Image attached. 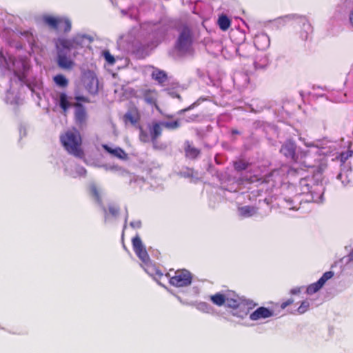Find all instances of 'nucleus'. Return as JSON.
<instances>
[{
    "instance_id": "f257e3e1",
    "label": "nucleus",
    "mask_w": 353,
    "mask_h": 353,
    "mask_svg": "<svg viewBox=\"0 0 353 353\" xmlns=\"http://www.w3.org/2000/svg\"><path fill=\"white\" fill-rule=\"evenodd\" d=\"M57 57V63L58 66L63 70H71L74 62L71 57V52L81 47L77 38L58 39L55 42Z\"/></svg>"
},
{
    "instance_id": "f03ea898",
    "label": "nucleus",
    "mask_w": 353,
    "mask_h": 353,
    "mask_svg": "<svg viewBox=\"0 0 353 353\" xmlns=\"http://www.w3.org/2000/svg\"><path fill=\"white\" fill-rule=\"evenodd\" d=\"M296 149L295 141L288 139L281 145L279 152L292 162L299 163L306 168H313L314 165L307 162V159L310 156V151L302 149L297 150Z\"/></svg>"
},
{
    "instance_id": "7ed1b4c3",
    "label": "nucleus",
    "mask_w": 353,
    "mask_h": 353,
    "mask_svg": "<svg viewBox=\"0 0 353 353\" xmlns=\"http://www.w3.org/2000/svg\"><path fill=\"white\" fill-rule=\"evenodd\" d=\"M60 141L70 154L78 159L85 157V153L82 148V139L80 132L76 128L70 129L61 134Z\"/></svg>"
},
{
    "instance_id": "20e7f679",
    "label": "nucleus",
    "mask_w": 353,
    "mask_h": 353,
    "mask_svg": "<svg viewBox=\"0 0 353 353\" xmlns=\"http://www.w3.org/2000/svg\"><path fill=\"white\" fill-rule=\"evenodd\" d=\"M132 247L134 252L139 259L144 264V269L148 274L151 276H157L161 279L163 276V273L155 267L151 265L150 256L143 246L142 241L139 236H134L132 240Z\"/></svg>"
},
{
    "instance_id": "39448f33",
    "label": "nucleus",
    "mask_w": 353,
    "mask_h": 353,
    "mask_svg": "<svg viewBox=\"0 0 353 353\" xmlns=\"http://www.w3.org/2000/svg\"><path fill=\"white\" fill-rule=\"evenodd\" d=\"M0 68L2 70L12 71L19 80H22V73L27 70V65L21 59H17L12 56L6 58L0 50Z\"/></svg>"
},
{
    "instance_id": "423d86ee",
    "label": "nucleus",
    "mask_w": 353,
    "mask_h": 353,
    "mask_svg": "<svg viewBox=\"0 0 353 353\" xmlns=\"http://www.w3.org/2000/svg\"><path fill=\"white\" fill-rule=\"evenodd\" d=\"M226 307L232 308V315L239 318H244L248 313V309L243 300L233 291H226L225 303Z\"/></svg>"
},
{
    "instance_id": "0eeeda50",
    "label": "nucleus",
    "mask_w": 353,
    "mask_h": 353,
    "mask_svg": "<svg viewBox=\"0 0 353 353\" xmlns=\"http://www.w3.org/2000/svg\"><path fill=\"white\" fill-rule=\"evenodd\" d=\"M169 279V283L171 285L176 288L186 287L192 283V275L187 270H178L174 272V275L171 274V270L165 274Z\"/></svg>"
},
{
    "instance_id": "6e6552de",
    "label": "nucleus",
    "mask_w": 353,
    "mask_h": 353,
    "mask_svg": "<svg viewBox=\"0 0 353 353\" xmlns=\"http://www.w3.org/2000/svg\"><path fill=\"white\" fill-rule=\"evenodd\" d=\"M193 43V34L191 29L185 26L182 28L175 43V48L180 52H188Z\"/></svg>"
},
{
    "instance_id": "1a4fd4ad",
    "label": "nucleus",
    "mask_w": 353,
    "mask_h": 353,
    "mask_svg": "<svg viewBox=\"0 0 353 353\" xmlns=\"http://www.w3.org/2000/svg\"><path fill=\"white\" fill-rule=\"evenodd\" d=\"M139 99L148 106L154 108L158 112L161 113V109L159 105V92L154 88H143L139 90Z\"/></svg>"
},
{
    "instance_id": "9d476101",
    "label": "nucleus",
    "mask_w": 353,
    "mask_h": 353,
    "mask_svg": "<svg viewBox=\"0 0 353 353\" xmlns=\"http://www.w3.org/2000/svg\"><path fill=\"white\" fill-rule=\"evenodd\" d=\"M43 19L44 23L53 30H59L64 32H68L71 30V22L67 18L46 15L43 17Z\"/></svg>"
},
{
    "instance_id": "9b49d317",
    "label": "nucleus",
    "mask_w": 353,
    "mask_h": 353,
    "mask_svg": "<svg viewBox=\"0 0 353 353\" xmlns=\"http://www.w3.org/2000/svg\"><path fill=\"white\" fill-rule=\"evenodd\" d=\"M334 272L332 271H327L325 272L323 276L315 283L308 285L306 289L307 294H313L318 292L326 283L327 281L332 278Z\"/></svg>"
},
{
    "instance_id": "f8f14e48",
    "label": "nucleus",
    "mask_w": 353,
    "mask_h": 353,
    "mask_svg": "<svg viewBox=\"0 0 353 353\" xmlns=\"http://www.w3.org/2000/svg\"><path fill=\"white\" fill-rule=\"evenodd\" d=\"M141 120V114L137 108L129 109L123 115V121L125 125L130 124L136 126Z\"/></svg>"
},
{
    "instance_id": "ddd939ff",
    "label": "nucleus",
    "mask_w": 353,
    "mask_h": 353,
    "mask_svg": "<svg viewBox=\"0 0 353 353\" xmlns=\"http://www.w3.org/2000/svg\"><path fill=\"white\" fill-rule=\"evenodd\" d=\"M75 108L74 119L78 125H82L85 123L87 119V112L85 107L80 103H74Z\"/></svg>"
},
{
    "instance_id": "4468645a",
    "label": "nucleus",
    "mask_w": 353,
    "mask_h": 353,
    "mask_svg": "<svg viewBox=\"0 0 353 353\" xmlns=\"http://www.w3.org/2000/svg\"><path fill=\"white\" fill-rule=\"evenodd\" d=\"M272 316H273V312L272 310L265 307H259L250 315V319L252 321H257Z\"/></svg>"
},
{
    "instance_id": "2eb2a0df",
    "label": "nucleus",
    "mask_w": 353,
    "mask_h": 353,
    "mask_svg": "<svg viewBox=\"0 0 353 353\" xmlns=\"http://www.w3.org/2000/svg\"><path fill=\"white\" fill-rule=\"evenodd\" d=\"M102 148L108 153H109L110 154L114 157L118 158L119 159L125 161L128 159V154L125 152L124 150L119 147L112 148L106 144H103L102 145Z\"/></svg>"
},
{
    "instance_id": "dca6fc26",
    "label": "nucleus",
    "mask_w": 353,
    "mask_h": 353,
    "mask_svg": "<svg viewBox=\"0 0 353 353\" xmlns=\"http://www.w3.org/2000/svg\"><path fill=\"white\" fill-rule=\"evenodd\" d=\"M163 125L162 122L153 121L149 126V131L150 132L151 141L154 143L157 139L161 136Z\"/></svg>"
},
{
    "instance_id": "f3484780",
    "label": "nucleus",
    "mask_w": 353,
    "mask_h": 353,
    "mask_svg": "<svg viewBox=\"0 0 353 353\" xmlns=\"http://www.w3.org/2000/svg\"><path fill=\"white\" fill-rule=\"evenodd\" d=\"M184 151L185 157L192 159H196L201 154V150L193 146L189 141L185 142Z\"/></svg>"
},
{
    "instance_id": "a211bd4d",
    "label": "nucleus",
    "mask_w": 353,
    "mask_h": 353,
    "mask_svg": "<svg viewBox=\"0 0 353 353\" xmlns=\"http://www.w3.org/2000/svg\"><path fill=\"white\" fill-rule=\"evenodd\" d=\"M89 193L98 204H102L101 192L96 184L92 183L90 185Z\"/></svg>"
},
{
    "instance_id": "6ab92c4d",
    "label": "nucleus",
    "mask_w": 353,
    "mask_h": 353,
    "mask_svg": "<svg viewBox=\"0 0 353 353\" xmlns=\"http://www.w3.org/2000/svg\"><path fill=\"white\" fill-rule=\"evenodd\" d=\"M226 292L223 294L221 292H216L210 296V300L211 302L218 306L221 307L225 303Z\"/></svg>"
},
{
    "instance_id": "aec40b11",
    "label": "nucleus",
    "mask_w": 353,
    "mask_h": 353,
    "mask_svg": "<svg viewBox=\"0 0 353 353\" xmlns=\"http://www.w3.org/2000/svg\"><path fill=\"white\" fill-rule=\"evenodd\" d=\"M152 79L157 81L159 84H163L168 79L167 74L160 70H154L152 74H151Z\"/></svg>"
},
{
    "instance_id": "412c9836",
    "label": "nucleus",
    "mask_w": 353,
    "mask_h": 353,
    "mask_svg": "<svg viewBox=\"0 0 353 353\" xmlns=\"http://www.w3.org/2000/svg\"><path fill=\"white\" fill-rule=\"evenodd\" d=\"M258 208L254 206L245 205L239 208L241 216L250 217L256 214Z\"/></svg>"
},
{
    "instance_id": "4be33fe9",
    "label": "nucleus",
    "mask_w": 353,
    "mask_h": 353,
    "mask_svg": "<svg viewBox=\"0 0 353 353\" xmlns=\"http://www.w3.org/2000/svg\"><path fill=\"white\" fill-rule=\"evenodd\" d=\"M218 25L223 31H226L231 26L230 19L225 14H222L219 17Z\"/></svg>"
},
{
    "instance_id": "5701e85b",
    "label": "nucleus",
    "mask_w": 353,
    "mask_h": 353,
    "mask_svg": "<svg viewBox=\"0 0 353 353\" xmlns=\"http://www.w3.org/2000/svg\"><path fill=\"white\" fill-rule=\"evenodd\" d=\"M250 165V163L243 159H239L233 163L234 168L237 172L245 170Z\"/></svg>"
},
{
    "instance_id": "b1692460",
    "label": "nucleus",
    "mask_w": 353,
    "mask_h": 353,
    "mask_svg": "<svg viewBox=\"0 0 353 353\" xmlns=\"http://www.w3.org/2000/svg\"><path fill=\"white\" fill-rule=\"evenodd\" d=\"M59 106L65 112L67 111L70 107V103L68 101V96L64 92H61L59 94Z\"/></svg>"
},
{
    "instance_id": "393cba45",
    "label": "nucleus",
    "mask_w": 353,
    "mask_h": 353,
    "mask_svg": "<svg viewBox=\"0 0 353 353\" xmlns=\"http://www.w3.org/2000/svg\"><path fill=\"white\" fill-rule=\"evenodd\" d=\"M54 83L62 88H65L68 85V80L63 74H57L54 77Z\"/></svg>"
},
{
    "instance_id": "a878e982",
    "label": "nucleus",
    "mask_w": 353,
    "mask_h": 353,
    "mask_svg": "<svg viewBox=\"0 0 353 353\" xmlns=\"http://www.w3.org/2000/svg\"><path fill=\"white\" fill-rule=\"evenodd\" d=\"M139 140L143 143H148L151 141L150 132L148 133L146 130L143 129V127L139 126Z\"/></svg>"
},
{
    "instance_id": "bb28decb",
    "label": "nucleus",
    "mask_w": 353,
    "mask_h": 353,
    "mask_svg": "<svg viewBox=\"0 0 353 353\" xmlns=\"http://www.w3.org/2000/svg\"><path fill=\"white\" fill-rule=\"evenodd\" d=\"M162 124L163 125V127L171 130H176L181 126V123L179 119L174 121L162 122Z\"/></svg>"
},
{
    "instance_id": "cd10ccee",
    "label": "nucleus",
    "mask_w": 353,
    "mask_h": 353,
    "mask_svg": "<svg viewBox=\"0 0 353 353\" xmlns=\"http://www.w3.org/2000/svg\"><path fill=\"white\" fill-rule=\"evenodd\" d=\"M309 307V302L307 301H302L301 305L298 307L297 312L299 314H303L308 310Z\"/></svg>"
},
{
    "instance_id": "c85d7f7f",
    "label": "nucleus",
    "mask_w": 353,
    "mask_h": 353,
    "mask_svg": "<svg viewBox=\"0 0 353 353\" xmlns=\"http://www.w3.org/2000/svg\"><path fill=\"white\" fill-rule=\"evenodd\" d=\"M108 212L112 216H117L119 213V208L116 205H110Z\"/></svg>"
},
{
    "instance_id": "c756f323",
    "label": "nucleus",
    "mask_w": 353,
    "mask_h": 353,
    "mask_svg": "<svg viewBox=\"0 0 353 353\" xmlns=\"http://www.w3.org/2000/svg\"><path fill=\"white\" fill-rule=\"evenodd\" d=\"M103 56L108 63L112 65L115 62L114 57L110 53L109 51H104Z\"/></svg>"
},
{
    "instance_id": "7c9ffc66",
    "label": "nucleus",
    "mask_w": 353,
    "mask_h": 353,
    "mask_svg": "<svg viewBox=\"0 0 353 353\" xmlns=\"http://www.w3.org/2000/svg\"><path fill=\"white\" fill-rule=\"evenodd\" d=\"M353 152L352 150H348L345 152H342L340 154V160L342 163H345L350 157L352 156Z\"/></svg>"
},
{
    "instance_id": "2f4dec72",
    "label": "nucleus",
    "mask_w": 353,
    "mask_h": 353,
    "mask_svg": "<svg viewBox=\"0 0 353 353\" xmlns=\"http://www.w3.org/2000/svg\"><path fill=\"white\" fill-rule=\"evenodd\" d=\"M90 83L92 84L93 83H96V86L94 88H92L91 87H88V85L87 86V88L88 90V91L91 93H95L97 92V79H92Z\"/></svg>"
},
{
    "instance_id": "473e14b6",
    "label": "nucleus",
    "mask_w": 353,
    "mask_h": 353,
    "mask_svg": "<svg viewBox=\"0 0 353 353\" xmlns=\"http://www.w3.org/2000/svg\"><path fill=\"white\" fill-rule=\"evenodd\" d=\"M293 302H294V299H288L287 301H283V302H282V303H281V307L282 309H284V308H285L287 306L290 305L291 304H292V303H293Z\"/></svg>"
},
{
    "instance_id": "72a5a7b5",
    "label": "nucleus",
    "mask_w": 353,
    "mask_h": 353,
    "mask_svg": "<svg viewBox=\"0 0 353 353\" xmlns=\"http://www.w3.org/2000/svg\"><path fill=\"white\" fill-rule=\"evenodd\" d=\"M199 307L200 309L203 310H206V312H208L210 310H211V307L208 305L206 303H201L199 305Z\"/></svg>"
},
{
    "instance_id": "f704fd0d",
    "label": "nucleus",
    "mask_w": 353,
    "mask_h": 353,
    "mask_svg": "<svg viewBox=\"0 0 353 353\" xmlns=\"http://www.w3.org/2000/svg\"><path fill=\"white\" fill-rule=\"evenodd\" d=\"M75 99L77 101H82V102H85V103L90 102V100L88 99V98L83 97V96H77V97H75Z\"/></svg>"
},
{
    "instance_id": "c9c22d12",
    "label": "nucleus",
    "mask_w": 353,
    "mask_h": 353,
    "mask_svg": "<svg viewBox=\"0 0 353 353\" xmlns=\"http://www.w3.org/2000/svg\"><path fill=\"white\" fill-rule=\"evenodd\" d=\"M259 39H266L267 38H266L265 36H261V37H257V38L256 39V40H255V43H256H256L258 42V40H259Z\"/></svg>"
},
{
    "instance_id": "e433bc0d",
    "label": "nucleus",
    "mask_w": 353,
    "mask_h": 353,
    "mask_svg": "<svg viewBox=\"0 0 353 353\" xmlns=\"http://www.w3.org/2000/svg\"><path fill=\"white\" fill-rule=\"evenodd\" d=\"M232 134H239V132L237 130H236V129L235 130H232Z\"/></svg>"
},
{
    "instance_id": "4c0bfd02",
    "label": "nucleus",
    "mask_w": 353,
    "mask_h": 353,
    "mask_svg": "<svg viewBox=\"0 0 353 353\" xmlns=\"http://www.w3.org/2000/svg\"><path fill=\"white\" fill-rule=\"evenodd\" d=\"M299 292V290H296V289H293V290H291V293L294 294L298 293Z\"/></svg>"
},
{
    "instance_id": "58836bf2",
    "label": "nucleus",
    "mask_w": 353,
    "mask_h": 353,
    "mask_svg": "<svg viewBox=\"0 0 353 353\" xmlns=\"http://www.w3.org/2000/svg\"><path fill=\"white\" fill-rule=\"evenodd\" d=\"M303 26H306L307 29H310L311 27H310V25L309 24V23L306 22V23H303Z\"/></svg>"
},
{
    "instance_id": "ea45409f",
    "label": "nucleus",
    "mask_w": 353,
    "mask_h": 353,
    "mask_svg": "<svg viewBox=\"0 0 353 353\" xmlns=\"http://www.w3.org/2000/svg\"><path fill=\"white\" fill-rule=\"evenodd\" d=\"M349 256H350V260L353 261V249H352V251L350 253Z\"/></svg>"
},
{
    "instance_id": "a19ab883",
    "label": "nucleus",
    "mask_w": 353,
    "mask_h": 353,
    "mask_svg": "<svg viewBox=\"0 0 353 353\" xmlns=\"http://www.w3.org/2000/svg\"><path fill=\"white\" fill-rule=\"evenodd\" d=\"M193 106H194V104L191 105L190 106H189L188 108L183 110V111H187L188 110H190Z\"/></svg>"
},
{
    "instance_id": "79ce46f5",
    "label": "nucleus",
    "mask_w": 353,
    "mask_h": 353,
    "mask_svg": "<svg viewBox=\"0 0 353 353\" xmlns=\"http://www.w3.org/2000/svg\"><path fill=\"white\" fill-rule=\"evenodd\" d=\"M305 145L307 147H310V146H314V144L313 143H305Z\"/></svg>"
},
{
    "instance_id": "37998d69",
    "label": "nucleus",
    "mask_w": 353,
    "mask_h": 353,
    "mask_svg": "<svg viewBox=\"0 0 353 353\" xmlns=\"http://www.w3.org/2000/svg\"><path fill=\"white\" fill-rule=\"evenodd\" d=\"M165 117L168 119H171V118H172V115H166Z\"/></svg>"
},
{
    "instance_id": "c03bdc74",
    "label": "nucleus",
    "mask_w": 353,
    "mask_h": 353,
    "mask_svg": "<svg viewBox=\"0 0 353 353\" xmlns=\"http://www.w3.org/2000/svg\"><path fill=\"white\" fill-rule=\"evenodd\" d=\"M319 172H323V169L321 168H319Z\"/></svg>"
},
{
    "instance_id": "a18cd8bd",
    "label": "nucleus",
    "mask_w": 353,
    "mask_h": 353,
    "mask_svg": "<svg viewBox=\"0 0 353 353\" xmlns=\"http://www.w3.org/2000/svg\"><path fill=\"white\" fill-rule=\"evenodd\" d=\"M77 53L76 52H73V57H74L76 56Z\"/></svg>"
}]
</instances>
